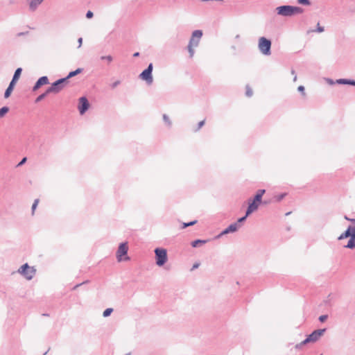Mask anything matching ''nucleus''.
<instances>
[{
	"label": "nucleus",
	"mask_w": 355,
	"mask_h": 355,
	"mask_svg": "<svg viewBox=\"0 0 355 355\" xmlns=\"http://www.w3.org/2000/svg\"><path fill=\"white\" fill-rule=\"evenodd\" d=\"M204 124H205V120L200 121L198 123V127L197 130H200L203 126Z\"/></svg>",
	"instance_id": "37"
},
{
	"label": "nucleus",
	"mask_w": 355,
	"mask_h": 355,
	"mask_svg": "<svg viewBox=\"0 0 355 355\" xmlns=\"http://www.w3.org/2000/svg\"><path fill=\"white\" fill-rule=\"evenodd\" d=\"M112 311H113V309L112 308L106 309L103 311V317L105 318V317L109 316L112 313Z\"/></svg>",
	"instance_id": "24"
},
{
	"label": "nucleus",
	"mask_w": 355,
	"mask_h": 355,
	"mask_svg": "<svg viewBox=\"0 0 355 355\" xmlns=\"http://www.w3.org/2000/svg\"><path fill=\"white\" fill-rule=\"evenodd\" d=\"M202 36V32L200 30H196L192 33V35L188 45V51L189 53L190 58H192L193 56V47L198 46Z\"/></svg>",
	"instance_id": "2"
},
{
	"label": "nucleus",
	"mask_w": 355,
	"mask_h": 355,
	"mask_svg": "<svg viewBox=\"0 0 355 355\" xmlns=\"http://www.w3.org/2000/svg\"><path fill=\"white\" fill-rule=\"evenodd\" d=\"M48 94L49 93H46V91L44 93L38 96L35 99V103H38V102L41 101L42 100H43L46 96V95Z\"/></svg>",
	"instance_id": "23"
},
{
	"label": "nucleus",
	"mask_w": 355,
	"mask_h": 355,
	"mask_svg": "<svg viewBox=\"0 0 355 355\" xmlns=\"http://www.w3.org/2000/svg\"><path fill=\"white\" fill-rule=\"evenodd\" d=\"M241 225L238 224V223H234L230 225L226 229H225L218 236H220L224 234H227L229 233H233L236 232L240 227Z\"/></svg>",
	"instance_id": "11"
},
{
	"label": "nucleus",
	"mask_w": 355,
	"mask_h": 355,
	"mask_svg": "<svg viewBox=\"0 0 355 355\" xmlns=\"http://www.w3.org/2000/svg\"><path fill=\"white\" fill-rule=\"evenodd\" d=\"M351 230H352V227L351 226H349L347 230L342 234H340V236L338 237V240H342L347 237L351 238Z\"/></svg>",
	"instance_id": "15"
},
{
	"label": "nucleus",
	"mask_w": 355,
	"mask_h": 355,
	"mask_svg": "<svg viewBox=\"0 0 355 355\" xmlns=\"http://www.w3.org/2000/svg\"><path fill=\"white\" fill-rule=\"evenodd\" d=\"M128 250V246L127 243H121L116 251V259L118 261H121L123 260H129L130 258L128 257H125V258H123V256H125L127 254Z\"/></svg>",
	"instance_id": "9"
},
{
	"label": "nucleus",
	"mask_w": 355,
	"mask_h": 355,
	"mask_svg": "<svg viewBox=\"0 0 355 355\" xmlns=\"http://www.w3.org/2000/svg\"><path fill=\"white\" fill-rule=\"evenodd\" d=\"M78 48H80L82 46V44H83V38L82 37L78 38Z\"/></svg>",
	"instance_id": "42"
},
{
	"label": "nucleus",
	"mask_w": 355,
	"mask_h": 355,
	"mask_svg": "<svg viewBox=\"0 0 355 355\" xmlns=\"http://www.w3.org/2000/svg\"><path fill=\"white\" fill-rule=\"evenodd\" d=\"M17 272L27 280H31L35 275L36 270L33 267H31L28 263H25L18 269Z\"/></svg>",
	"instance_id": "5"
},
{
	"label": "nucleus",
	"mask_w": 355,
	"mask_h": 355,
	"mask_svg": "<svg viewBox=\"0 0 355 355\" xmlns=\"http://www.w3.org/2000/svg\"><path fill=\"white\" fill-rule=\"evenodd\" d=\"M324 31V27L320 26V24L318 23L317 28H316L315 31L318 32V33H322Z\"/></svg>",
	"instance_id": "32"
},
{
	"label": "nucleus",
	"mask_w": 355,
	"mask_h": 355,
	"mask_svg": "<svg viewBox=\"0 0 355 355\" xmlns=\"http://www.w3.org/2000/svg\"><path fill=\"white\" fill-rule=\"evenodd\" d=\"M163 119L165 121L166 123H167L168 125H171V123L169 120L168 116L166 114L163 115Z\"/></svg>",
	"instance_id": "31"
},
{
	"label": "nucleus",
	"mask_w": 355,
	"mask_h": 355,
	"mask_svg": "<svg viewBox=\"0 0 355 355\" xmlns=\"http://www.w3.org/2000/svg\"><path fill=\"white\" fill-rule=\"evenodd\" d=\"M248 216H246V214L243 216L238 219V220L236 223H238V224L241 225V223L244 222Z\"/></svg>",
	"instance_id": "34"
},
{
	"label": "nucleus",
	"mask_w": 355,
	"mask_h": 355,
	"mask_svg": "<svg viewBox=\"0 0 355 355\" xmlns=\"http://www.w3.org/2000/svg\"><path fill=\"white\" fill-rule=\"evenodd\" d=\"M328 82L330 83V84H333V80H328Z\"/></svg>",
	"instance_id": "48"
},
{
	"label": "nucleus",
	"mask_w": 355,
	"mask_h": 355,
	"mask_svg": "<svg viewBox=\"0 0 355 355\" xmlns=\"http://www.w3.org/2000/svg\"><path fill=\"white\" fill-rule=\"evenodd\" d=\"M320 355H322V354H320Z\"/></svg>",
	"instance_id": "50"
},
{
	"label": "nucleus",
	"mask_w": 355,
	"mask_h": 355,
	"mask_svg": "<svg viewBox=\"0 0 355 355\" xmlns=\"http://www.w3.org/2000/svg\"><path fill=\"white\" fill-rule=\"evenodd\" d=\"M65 83H67V78H63L56 80L46 89V93L58 94L64 88Z\"/></svg>",
	"instance_id": "7"
},
{
	"label": "nucleus",
	"mask_w": 355,
	"mask_h": 355,
	"mask_svg": "<svg viewBox=\"0 0 355 355\" xmlns=\"http://www.w3.org/2000/svg\"><path fill=\"white\" fill-rule=\"evenodd\" d=\"M345 219L347 220H350L352 221V223H355V219H350L347 216H345Z\"/></svg>",
	"instance_id": "46"
},
{
	"label": "nucleus",
	"mask_w": 355,
	"mask_h": 355,
	"mask_svg": "<svg viewBox=\"0 0 355 355\" xmlns=\"http://www.w3.org/2000/svg\"><path fill=\"white\" fill-rule=\"evenodd\" d=\"M265 192H266L265 189H259L257 191V194L255 195L254 200H255V201H258V202H261L262 196L265 193Z\"/></svg>",
	"instance_id": "16"
},
{
	"label": "nucleus",
	"mask_w": 355,
	"mask_h": 355,
	"mask_svg": "<svg viewBox=\"0 0 355 355\" xmlns=\"http://www.w3.org/2000/svg\"><path fill=\"white\" fill-rule=\"evenodd\" d=\"M156 264L162 266L168 260L167 251L164 248H157L155 250Z\"/></svg>",
	"instance_id": "6"
},
{
	"label": "nucleus",
	"mask_w": 355,
	"mask_h": 355,
	"mask_svg": "<svg viewBox=\"0 0 355 355\" xmlns=\"http://www.w3.org/2000/svg\"><path fill=\"white\" fill-rule=\"evenodd\" d=\"M89 103L87 98L85 96L80 97L78 101V109L81 115L84 114L89 109Z\"/></svg>",
	"instance_id": "10"
},
{
	"label": "nucleus",
	"mask_w": 355,
	"mask_h": 355,
	"mask_svg": "<svg viewBox=\"0 0 355 355\" xmlns=\"http://www.w3.org/2000/svg\"><path fill=\"white\" fill-rule=\"evenodd\" d=\"M336 82L338 84L354 85V83H355V80L341 78V79L337 80Z\"/></svg>",
	"instance_id": "17"
},
{
	"label": "nucleus",
	"mask_w": 355,
	"mask_h": 355,
	"mask_svg": "<svg viewBox=\"0 0 355 355\" xmlns=\"http://www.w3.org/2000/svg\"><path fill=\"white\" fill-rule=\"evenodd\" d=\"M101 60H105L108 62H111L112 61V60H113V58H112V57L111 55L101 56Z\"/></svg>",
	"instance_id": "29"
},
{
	"label": "nucleus",
	"mask_w": 355,
	"mask_h": 355,
	"mask_svg": "<svg viewBox=\"0 0 355 355\" xmlns=\"http://www.w3.org/2000/svg\"><path fill=\"white\" fill-rule=\"evenodd\" d=\"M86 17L87 18H92L93 17V12L90 10L87 11V12L86 13Z\"/></svg>",
	"instance_id": "36"
},
{
	"label": "nucleus",
	"mask_w": 355,
	"mask_h": 355,
	"mask_svg": "<svg viewBox=\"0 0 355 355\" xmlns=\"http://www.w3.org/2000/svg\"><path fill=\"white\" fill-rule=\"evenodd\" d=\"M205 243H206L205 240L198 239V240L193 241L191 243V245L193 248H197L200 244H204Z\"/></svg>",
	"instance_id": "20"
},
{
	"label": "nucleus",
	"mask_w": 355,
	"mask_h": 355,
	"mask_svg": "<svg viewBox=\"0 0 355 355\" xmlns=\"http://www.w3.org/2000/svg\"><path fill=\"white\" fill-rule=\"evenodd\" d=\"M355 239H352V237L350 238L347 244L345 246V248L354 249L355 248Z\"/></svg>",
	"instance_id": "19"
},
{
	"label": "nucleus",
	"mask_w": 355,
	"mask_h": 355,
	"mask_svg": "<svg viewBox=\"0 0 355 355\" xmlns=\"http://www.w3.org/2000/svg\"><path fill=\"white\" fill-rule=\"evenodd\" d=\"M258 48L260 52L265 55L271 54V41L264 37L259 39Z\"/></svg>",
	"instance_id": "4"
},
{
	"label": "nucleus",
	"mask_w": 355,
	"mask_h": 355,
	"mask_svg": "<svg viewBox=\"0 0 355 355\" xmlns=\"http://www.w3.org/2000/svg\"><path fill=\"white\" fill-rule=\"evenodd\" d=\"M291 73H292L293 75H295L294 78H293V80H294V81H296V80H297V76L295 75V70H293H293H291Z\"/></svg>",
	"instance_id": "44"
},
{
	"label": "nucleus",
	"mask_w": 355,
	"mask_h": 355,
	"mask_svg": "<svg viewBox=\"0 0 355 355\" xmlns=\"http://www.w3.org/2000/svg\"><path fill=\"white\" fill-rule=\"evenodd\" d=\"M153 68V64L150 63L149 64L147 69H146L139 74V78L144 80H146V82L148 85H151L153 82V78L152 76Z\"/></svg>",
	"instance_id": "8"
},
{
	"label": "nucleus",
	"mask_w": 355,
	"mask_h": 355,
	"mask_svg": "<svg viewBox=\"0 0 355 355\" xmlns=\"http://www.w3.org/2000/svg\"><path fill=\"white\" fill-rule=\"evenodd\" d=\"M26 162V157H24L21 159V161L17 164V166H20L24 164Z\"/></svg>",
	"instance_id": "41"
},
{
	"label": "nucleus",
	"mask_w": 355,
	"mask_h": 355,
	"mask_svg": "<svg viewBox=\"0 0 355 355\" xmlns=\"http://www.w3.org/2000/svg\"><path fill=\"white\" fill-rule=\"evenodd\" d=\"M245 94L248 97H250L252 95V89L249 86H246Z\"/></svg>",
	"instance_id": "28"
},
{
	"label": "nucleus",
	"mask_w": 355,
	"mask_h": 355,
	"mask_svg": "<svg viewBox=\"0 0 355 355\" xmlns=\"http://www.w3.org/2000/svg\"><path fill=\"white\" fill-rule=\"evenodd\" d=\"M21 68H18L16 69L15 73H14V76L12 77V79H14L15 80H17L21 75Z\"/></svg>",
	"instance_id": "21"
},
{
	"label": "nucleus",
	"mask_w": 355,
	"mask_h": 355,
	"mask_svg": "<svg viewBox=\"0 0 355 355\" xmlns=\"http://www.w3.org/2000/svg\"><path fill=\"white\" fill-rule=\"evenodd\" d=\"M259 203L260 202L255 201L254 199L252 201L249 200V205L246 210V216H248L252 212L255 211L258 209Z\"/></svg>",
	"instance_id": "12"
},
{
	"label": "nucleus",
	"mask_w": 355,
	"mask_h": 355,
	"mask_svg": "<svg viewBox=\"0 0 355 355\" xmlns=\"http://www.w3.org/2000/svg\"><path fill=\"white\" fill-rule=\"evenodd\" d=\"M297 3L305 6L311 5V2L309 0H297Z\"/></svg>",
	"instance_id": "26"
},
{
	"label": "nucleus",
	"mask_w": 355,
	"mask_h": 355,
	"mask_svg": "<svg viewBox=\"0 0 355 355\" xmlns=\"http://www.w3.org/2000/svg\"><path fill=\"white\" fill-rule=\"evenodd\" d=\"M298 91L300 92H302V94L304 95V86H299L298 88H297Z\"/></svg>",
	"instance_id": "38"
},
{
	"label": "nucleus",
	"mask_w": 355,
	"mask_h": 355,
	"mask_svg": "<svg viewBox=\"0 0 355 355\" xmlns=\"http://www.w3.org/2000/svg\"><path fill=\"white\" fill-rule=\"evenodd\" d=\"M9 108L8 107H3L0 109V118L3 117L8 112Z\"/></svg>",
	"instance_id": "22"
},
{
	"label": "nucleus",
	"mask_w": 355,
	"mask_h": 355,
	"mask_svg": "<svg viewBox=\"0 0 355 355\" xmlns=\"http://www.w3.org/2000/svg\"><path fill=\"white\" fill-rule=\"evenodd\" d=\"M199 265H200L199 263H195V264H193V267H192L191 270H194V269L198 268L199 267Z\"/></svg>",
	"instance_id": "45"
},
{
	"label": "nucleus",
	"mask_w": 355,
	"mask_h": 355,
	"mask_svg": "<svg viewBox=\"0 0 355 355\" xmlns=\"http://www.w3.org/2000/svg\"><path fill=\"white\" fill-rule=\"evenodd\" d=\"M325 331V329H317L313 331L311 334H309L307 336V338L305 340H304L300 343L296 345L295 347L298 349L307 343L316 342L324 334Z\"/></svg>",
	"instance_id": "3"
},
{
	"label": "nucleus",
	"mask_w": 355,
	"mask_h": 355,
	"mask_svg": "<svg viewBox=\"0 0 355 355\" xmlns=\"http://www.w3.org/2000/svg\"><path fill=\"white\" fill-rule=\"evenodd\" d=\"M38 202H39V200L38 199H35L33 205H32V211H33V214L34 213V211L35 210L37 205H38Z\"/></svg>",
	"instance_id": "30"
},
{
	"label": "nucleus",
	"mask_w": 355,
	"mask_h": 355,
	"mask_svg": "<svg viewBox=\"0 0 355 355\" xmlns=\"http://www.w3.org/2000/svg\"><path fill=\"white\" fill-rule=\"evenodd\" d=\"M44 1V0H31L29 3L30 10L35 11Z\"/></svg>",
	"instance_id": "14"
},
{
	"label": "nucleus",
	"mask_w": 355,
	"mask_h": 355,
	"mask_svg": "<svg viewBox=\"0 0 355 355\" xmlns=\"http://www.w3.org/2000/svg\"><path fill=\"white\" fill-rule=\"evenodd\" d=\"M12 87H8V88L6 89V92H5V94H4V96L5 98H8L10 96L12 91Z\"/></svg>",
	"instance_id": "25"
},
{
	"label": "nucleus",
	"mask_w": 355,
	"mask_h": 355,
	"mask_svg": "<svg viewBox=\"0 0 355 355\" xmlns=\"http://www.w3.org/2000/svg\"><path fill=\"white\" fill-rule=\"evenodd\" d=\"M49 84V78L47 76H42L40 78L34 87H33V91L37 90L41 86Z\"/></svg>",
	"instance_id": "13"
},
{
	"label": "nucleus",
	"mask_w": 355,
	"mask_h": 355,
	"mask_svg": "<svg viewBox=\"0 0 355 355\" xmlns=\"http://www.w3.org/2000/svg\"><path fill=\"white\" fill-rule=\"evenodd\" d=\"M17 82V80H15L14 79H12L11 82L10 83V85H9V87H12L13 89V87L15 84V83Z\"/></svg>",
	"instance_id": "40"
},
{
	"label": "nucleus",
	"mask_w": 355,
	"mask_h": 355,
	"mask_svg": "<svg viewBox=\"0 0 355 355\" xmlns=\"http://www.w3.org/2000/svg\"><path fill=\"white\" fill-rule=\"evenodd\" d=\"M79 285H80V284L76 285V286L74 287V288H76L78 287V286H79Z\"/></svg>",
	"instance_id": "49"
},
{
	"label": "nucleus",
	"mask_w": 355,
	"mask_h": 355,
	"mask_svg": "<svg viewBox=\"0 0 355 355\" xmlns=\"http://www.w3.org/2000/svg\"><path fill=\"white\" fill-rule=\"evenodd\" d=\"M277 15L283 17H291L295 14H300L303 12L300 7L292 6H281L276 8Z\"/></svg>",
	"instance_id": "1"
},
{
	"label": "nucleus",
	"mask_w": 355,
	"mask_h": 355,
	"mask_svg": "<svg viewBox=\"0 0 355 355\" xmlns=\"http://www.w3.org/2000/svg\"><path fill=\"white\" fill-rule=\"evenodd\" d=\"M139 55V52H136L133 54V56L134 57H138Z\"/></svg>",
	"instance_id": "47"
},
{
	"label": "nucleus",
	"mask_w": 355,
	"mask_h": 355,
	"mask_svg": "<svg viewBox=\"0 0 355 355\" xmlns=\"http://www.w3.org/2000/svg\"><path fill=\"white\" fill-rule=\"evenodd\" d=\"M83 71V69L81 68H78L76 70L73 71H71L68 76L65 78H67V83L68 82V79L71 78V77H73L79 73H80Z\"/></svg>",
	"instance_id": "18"
},
{
	"label": "nucleus",
	"mask_w": 355,
	"mask_h": 355,
	"mask_svg": "<svg viewBox=\"0 0 355 355\" xmlns=\"http://www.w3.org/2000/svg\"><path fill=\"white\" fill-rule=\"evenodd\" d=\"M285 195H286L285 193H283V194H281L280 196H279L277 197V200L278 201L282 200L284 198Z\"/></svg>",
	"instance_id": "43"
},
{
	"label": "nucleus",
	"mask_w": 355,
	"mask_h": 355,
	"mask_svg": "<svg viewBox=\"0 0 355 355\" xmlns=\"http://www.w3.org/2000/svg\"><path fill=\"white\" fill-rule=\"evenodd\" d=\"M196 223H197L196 220H193V221H191V222H189V223H184L183 225H182V228H186V227H187L189 226L193 225Z\"/></svg>",
	"instance_id": "27"
},
{
	"label": "nucleus",
	"mask_w": 355,
	"mask_h": 355,
	"mask_svg": "<svg viewBox=\"0 0 355 355\" xmlns=\"http://www.w3.org/2000/svg\"><path fill=\"white\" fill-rule=\"evenodd\" d=\"M351 237H352V239H355V227H352V230H351Z\"/></svg>",
	"instance_id": "39"
},
{
	"label": "nucleus",
	"mask_w": 355,
	"mask_h": 355,
	"mask_svg": "<svg viewBox=\"0 0 355 355\" xmlns=\"http://www.w3.org/2000/svg\"><path fill=\"white\" fill-rule=\"evenodd\" d=\"M328 318V315H322L319 317V320L320 322H324L326 321V320Z\"/></svg>",
	"instance_id": "33"
},
{
	"label": "nucleus",
	"mask_w": 355,
	"mask_h": 355,
	"mask_svg": "<svg viewBox=\"0 0 355 355\" xmlns=\"http://www.w3.org/2000/svg\"><path fill=\"white\" fill-rule=\"evenodd\" d=\"M121 83L120 80H116L111 85L112 89L116 87Z\"/></svg>",
	"instance_id": "35"
}]
</instances>
